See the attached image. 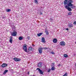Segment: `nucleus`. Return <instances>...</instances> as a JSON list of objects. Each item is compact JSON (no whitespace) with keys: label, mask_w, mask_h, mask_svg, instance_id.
Wrapping results in <instances>:
<instances>
[{"label":"nucleus","mask_w":76,"mask_h":76,"mask_svg":"<svg viewBox=\"0 0 76 76\" xmlns=\"http://www.w3.org/2000/svg\"><path fill=\"white\" fill-rule=\"evenodd\" d=\"M34 2L35 3H36V4H38V1H37V0H34Z\"/></svg>","instance_id":"nucleus-20"},{"label":"nucleus","mask_w":76,"mask_h":76,"mask_svg":"<svg viewBox=\"0 0 76 76\" xmlns=\"http://www.w3.org/2000/svg\"><path fill=\"white\" fill-rule=\"evenodd\" d=\"M19 40H21L23 39V37H19Z\"/></svg>","instance_id":"nucleus-19"},{"label":"nucleus","mask_w":76,"mask_h":76,"mask_svg":"<svg viewBox=\"0 0 76 76\" xmlns=\"http://www.w3.org/2000/svg\"><path fill=\"white\" fill-rule=\"evenodd\" d=\"M23 49L25 52L27 53V47H26V45L25 44L23 47Z\"/></svg>","instance_id":"nucleus-2"},{"label":"nucleus","mask_w":76,"mask_h":76,"mask_svg":"<svg viewBox=\"0 0 76 76\" xmlns=\"http://www.w3.org/2000/svg\"><path fill=\"white\" fill-rule=\"evenodd\" d=\"M8 72V70H6L3 73V75H6V73H7Z\"/></svg>","instance_id":"nucleus-14"},{"label":"nucleus","mask_w":76,"mask_h":76,"mask_svg":"<svg viewBox=\"0 0 76 76\" xmlns=\"http://www.w3.org/2000/svg\"><path fill=\"white\" fill-rule=\"evenodd\" d=\"M37 70H38V72H39V73L41 75H43V72L39 68L37 69Z\"/></svg>","instance_id":"nucleus-4"},{"label":"nucleus","mask_w":76,"mask_h":76,"mask_svg":"<svg viewBox=\"0 0 76 76\" xmlns=\"http://www.w3.org/2000/svg\"><path fill=\"white\" fill-rule=\"evenodd\" d=\"M53 42L54 43H56L57 42V40L56 39H54L53 40Z\"/></svg>","instance_id":"nucleus-10"},{"label":"nucleus","mask_w":76,"mask_h":76,"mask_svg":"<svg viewBox=\"0 0 76 76\" xmlns=\"http://www.w3.org/2000/svg\"><path fill=\"white\" fill-rule=\"evenodd\" d=\"M73 24L74 25H76V21H75V22H74Z\"/></svg>","instance_id":"nucleus-28"},{"label":"nucleus","mask_w":76,"mask_h":76,"mask_svg":"<svg viewBox=\"0 0 76 76\" xmlns=\"http://www.w3.org/2000/svg\"><path fill=\"white\" fill-rule=\"evenodd\" d=\"M55 69V68L54 67H52L51 68L52 70H54Z\"/></svg>","instance_id":"nucleus-22"},{"label":"nucleus","mask_w":76,"mask_h":76,"mask_svg":"<svg viewBox=\"0 0 76 76\" xmlns=\"http://www.w3.org/2000/svg\"><path fill=\"white\" fill-rule=\"evenodd\" d=\"M12 41H13V39H12V37H10V42L11 44H12Z\"/></svg>","instance_id":"nucleus-12"},{"label":"nucleus","mask_w":76,"mask_h":76,"mask_svg":"<svg viewBox=\"0 0 76 76\" xmlns=\"http://www.w3.org/2000/svg\"><path fill=\"white\" fill-rule=\"evenodd\" d=\"M64 57L65 58H67V57H68V55L67 54H65L64 55Z\"/></svg>","instance_id":"nucleus-17"},{"label":"nucleus","mask_w":76,"mask_h":76,"mask_svg":"<svg viewBox=\"0 0 76 76\" xmlns=\"http://www.w3.org/2000/svg\"><path fill=\"white\" fill-rule=\"evenodd\" d=\"M50 20H53V19L52 18H50Z\"/></svg>","instance_id":"nucleus-29"},{"label":"nucleus","mask_w":76,"mask_h":76,"mask_svg":"<svg viewBox=\"0 0 76 76\" xmlns=\"http://www.w3.org/2000/svg\"><path fill=\"white\" fill-rule=\"evenodd\" d=\"M38 66L39 67H42V64L41 63H39L38 64Z\"/></svg>","instance_id":"nucleus-11"},{"label":"nucleus","mask_w":76,"mask_h":76,"mask_svg":"<svg viewBox=\"0 0 76 76\" xmlns=\"http://www.w3.org/2000/svg\"><path fill=\"white\" fill-rule=\"evenodd\" d=\"M42 34V33H40L37 34V35L38 36V37H40V36H41Z\"/></svg>","instance_id":"nucleus-18"},{"label":"nucleus","mask_w":76,"mask_h":76,"mask_svg":"<svg viewBox=\"0 0 76 76\" xmlns=\"http://www.w3.org/2000/svg\"><path fill=\"white\" fill-rule=\"evenodd\" d=\"M7 66V64L6 63H3L1 65L2 67L3 68L5 67H6V66Z\"/></svg>","instance_id":"nucleus-7"},{"label":"nucleus","mask_w":76,"mask_h":76,"mask_svg":"<svg viewBox=\"0 0 76 76\" xmlns=\"http://www.w3.org/2000/svg\"><path fill=\"white\" fill-rule=\"evenodd\" d=\"M59 66H60V64H59Z\"/></svg>","instance_id":"nucleus-35"},{"label":"nucleus","mask_w":76,"mask_h":76,"mask_svg":"<svg viewBox=\"0 0 76 76\" xmlns=\"http://www.w3.org/2000/svg\"><path fill=\"white\" fill-rule=\"evenodd\" d=\"M17 34V32H16V31H14L11 34V35L13 37H15L16 36Z\"/></svg>","instance_id":"nucleus-3"},{"label":"nucleus","mask_w":76,"mask_h":76,"mask_svg":"<svg viewBox=\"0 0 76 76\" xmlns=\"http://www.w3.org/2000/svg\"><path fill=\"white\" fill-rule=\"evenodd\" d=\"M66 30H67V31H68V30H69V29H68V28H66Z\"/></svg>","instance_id":"nucleus-33"},{"label":"nucleus","mask_w":76,"mask_h":76,"mask_svg":"<svg viewBox=\"0 0 76 76\" xmlns=\"http://www.w3.org/2000/svg\"><path fill=\"white\" fill-rule=\"evenodd\" d=\"M54 64H55L54 63H53L52 64V66H53V67H54Z\"/></svg>","instance_id":"nucleus-27"},{"label":"nucleus","mask_w":76,"mask_h":76,"mask_svg":"<svg viewBox=\"0 0 76 76\" xmlns=\"http://www.w3.org/2000/svg\"><path fill=\"white\" fill-rule=\"evenodd\" d=\"M42 42H44V43L45 42V38L44 37L42 38Z\"/></svg>","instance_id":"nucleus-9"},{"label":"nucleus","mask_w":76,"mask_h":76,"mask_svg":"<svg viewBox=\"0 0 76 76\" xmlns=\"http://www.w3.org/2000/svg\"><path fill=\"white\" fill-rule=\"evenodd\" d=\"M43 50H48V48L47 47H45L43 48Z\"/></svg>","instance_id":"nucleus-23"},{"label":"nucleus","mask_w":76,"mask_h":76,"mask_svg":"<svg viewBox=\"0 0 76 76\" xmlns=\"http://www.w3.org/2000/svg\"><path fill=\"white\" fill-rule=\"evenodd\" d=\"M29 74V73H28V74Z\"/></svg>","instance_id":"nucleus-34"},{"label":"nucleus","mask_w":76,"mask_h":76,"mask_svg":"<svg viewBox=\"0 0 76 76\" xmlns=\"http://www.w3.org/2000/svg\"><path fill=\"white\" fill-rule=\"evenodd\" d=\"M65 0L64 1V4L65 7L69 11H72V10L71 9H74L75 7V6L72 3H73V1L69 0Z\"/></svg>","instance_id":"nucleus-1"},{"label":"nucleus","mask_w":76,"mask_h":76,"mask_svg":"<svg viewBox=\"0 0 76 76\" xmlns=\"http://www.w3.org/2000/svg\"><path fill=\"white\" fill-rule=\"evenodd\" d=\"M28 50L29 51H31L32 50V48L31 47H29L28 48Z\"/></svg>","instance_id":"nucleus-15"},{"label":"nucleus","mask_w":76,"mask_h":76,"mask_svg":"<svg viewBox=\"0 0 76 76\" xmlns=\"http://www.w3.org/2000/svg\"><path fill=\"white\" fill-rule=\"evenodd\" d=\"M68 26L70 28H71V27H73V24H72L69 23L68 24Z\"/></svg>","instance_id":"nucleus-13"},{"label":"nucleus","mask_w":76,"mask_h":76,"mask_svg":"<svg viewBox=\"0 0 76 76\" xmlns=\"http://www.w3.org/2000/svg\"><path fill=\"white\" fill-rule=\"evenodd\" d=\"M60 45H61L64 46L65 45V44H66V43H65V42H60Z\"/></svg>","instance_id":"nucleus-8"},{"label":"nucleus","mask_w":76,"mask_h":76,"mask_svg":"<svg viewBox=\"0 0 76 76\" xmlns=\"http://www.w3.org/2000/svg\"><path fill=\"white\" fill-rule=\"evenodd\" d=\"M75 66H76V64H75Z\"/></svg>","instance_id":"nucleus-36"},{"label":"nucleus","mask_w":76,"mask_h":76,"mask_svg":"<svg viewBox=\"0 0 76 76\" xmlns=\"http://www.w3.org/2000/svg\"><path fill=\"white\" fill-rule=\"evenodd\" d=\"M67 76V73H66L65 74H64L63 76Z\"/></svg>","instance_id":"nucleus-25"},{"label":"nucleus","mask_w":76,"mask_h":76,"mask_svg":"<svg viewBox=\"0 0 76 76\" xmlns=\"http://www.w3.org/2000/svg\"><path fill=\"white\" fill-rule=\"evenodd\" d=\"M3 19H5V17H3Z\"/></svg>","instance_id":"nucleus-31"},{"label":"nucleus","mask_w":76,"mask_h":76,"mask_svg":"<svg viewBox=\"0 0 76 76\" xmlns=\"http://www.w3.org/2000/svg\"><path fill=\"white\" fill-rule=\"evenodd\" d=\"M40 15H42V12H41L40 13Z\"/></svg>","instance_id":"nucleus-30"},{"label":"nucleus","mask_w":76,"mask_h":76,"mask_svg":"<svg viewBox=\"0 0 76 76\" xmlns=\"http://www.w3.org/2000/svg\"><path fill=\"white\" fill-rule=\"evenodd\" d=\"M10 11H11V10L10 9H6V12H10Z\"/></svg>","instance_id":"nucleus-16"},{"label":"nucleus","mask_w":76,"mask_h":76,"mask_svg":"<svg viewBox=\"0 0 76 76\" xmlns=\"http://www.w3.org/2000/svg\"><path fill=\"white\" fill-rule=\"evenodd\" d=\"M45 32L46 35H48L49 33H48V31L45 30Z\"/></svg>","instance_id":"nucleus-21"},{"label":"nucleus","mask_w":76,"mask_h":76,"mask_svg":"<svg viewBox=\"0 0 76 76\" xmlns=\"http://www.w3.org/2000/svg\"><path fill=\"white\" fill-rule=\"evenodd\" d=\"M13 60H14V61H19L20 60V59L17 58H14Z\"/></svg>","instance_id":"nucleus-6"},{"label":"nucleus","mask_w":76,"mask_h":76,"mask_svg":"<svg viewBox=\"0 0 76 76\" xmlns=\"http://www.w3.org/2000/svg\"><path fill=\"white\" fill-rule=\"evenodd\" d=\"M51 53L52 54H55V53H54V52H51Z\"/></svg>","instance_id":"nucleus-26"},{"label":"nucleus","mask_w":76,"mask_h":76,"mask_svg":"<svg viewBox=\"0 0 76 76\" xmlns=\"http://www.w3.org/2000/svg\"><path fill=\"white\" fill-rule=\"evenodd\" d=\"M72 13L71 12H70L69 13H68V15H71Z\"/></svg>","instance_id":"nucleus-24"},{"label":"nucleus","mask_w":76,"mask_h":76,"mask_svg":"<svg viewBox=\"0 0 76 76\" xmlns=\"http://www.w3.org/2000/svg\"><path fill=\"white\" fill-rule=\"evenodd\" d=\"M50 72V70H49L48 71V72Z\"/></svg>","instance_id":"nucleus-32"},{"label":"nucleus","mask_w":76,"mask_h":76,"mask_svg":"<svg viewBox=\"0 0 76 76\" xmlns=\"http://www.w3.org/2000/svg\"><path fill=\"white\" fill-rule=\"evenodd\" d=\"M43 50V48H39L38 49V51L39 54H42V50Z\"/></svg>","instance_id":"nucleus-5"}]
</instances>
